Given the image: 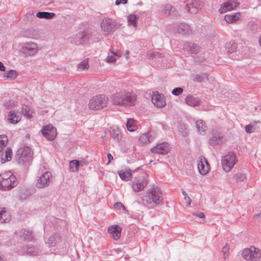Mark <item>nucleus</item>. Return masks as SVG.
I'll list each match as a JSON object with an SVG mask.
<instances>
[{
    "mask_svg": "<svg viewBox=\"0 0 261 261\" xmlns=\"http://www.w3.org/2000/svg\"><path fill=\"white\" fill-rule=\"evenodd\" d=\"M16 177L10 171H7L0 174V187L4 190L11 189L14 186Z\"/></svg>",
    "mask_w": 261,
    "mask_h": 261,
    "instance_id": "nucleus-1",
    "label": "nucleus"
},
{
    "mask_svg": "<svg viewBox=\"0 0 261 261\" xmlns=\"http://www.w3.org/2000/svg\"><path fill=\"white\" fill-rule=\"evenodd\" d=\"M107 106L110 108H121L135 105V99H107Z\"/></svg>",
    "mask_w": 261,
    "mask_h": 261,
    "instance_id": "nucleus-2",
    "label": "nucleus"
},
{
    "mask_svg": "<svg viewBox=\"0 0 261 261\" xmlns=\"http://www.w3.org/2000/svg\"><path fill=\"white\" fill-rule=\"evenodd\" d=\"M144 198L148 203H153L156 204L160 203L162 200L160 189L158 187H153L146 193Z\"/></svg>",
    "mask_w": 261,
    "mask_h": 261,
    "instance_id": "nucleus-3",
    "label": "nucleus"
},
{
    "mask_svg": "<svg viewBox=\"0 0 261 261\" xmlns=\"http://www.w3.org/2000/svg\"><path fill=\"white\" fill-rule=\"evenodd\" d=\"M242 256L246 260L256 261L260 258L261 252L259 249L254 246H251L250 248L243 249Z\"/></svg>",
    "mask_w": 261,
    "mask_h": 261,
    "instance_id": "nucleus-4",
    "label": "nucleus"
},
{
    "mask_svg": "<svg viewBox=\"0 0 261 261\" xmlns=\"http://www.w3.org/2000/svg\"><path fill=\"white\" fill-rule=\"evenodd\" d=\"M237 162L236 156L232 152H229L223 156L221 159V165L223 170L226 172L230 171Z\"/></svg>",
    "mask_w": 261,
    "mask_h": 261,
    "instance_id": "nucleus-5",
    "label": "nucleus"
},
{
    "mask_svg": "<svg viewBox=\"0 0 261 261\" xmlns=\"http://www.w3.org/2000/svg\"><path fill=\"white\" fill-rule=\"evenodd\" d=\"M38 51V45L33 42H26L23 44L21 53L25 56H32Z\"/></svg>",
    "mask_w": 261,
    "mask_h": 261,
    "instance_id": "nucleus-6",
    "label": "nucleus"
},
{
    "mask_svg": "<svg viewBox=\"0 0 261 261\" xmlns=\"http://www.w3.org/2000/svg\"><path fill=\"white\" fill-rule=\"evenodd\" d=\"M196 164L199 173L202 175H206L210 170V165L208 161L202 156L198 158Z\"/></svg>",
    "mask_w": 261,
    "mask_h": 261,
    "instance_id": "nucleus-7",
    "label": "nucleus"
},
{
    "mask_svg": "<svg viewBox=\"0 0 261 261\" xmlns=\"http://www.w3.org/2000/svg\"><path fill=\"white\" fill-rule=\"evenodd\" d=\"M147 184L148 180L146 176L142 174L135 178L133 184V188L136 192L141 191L144 189Z\"/></svg>",
    "mask_w": 261,
    "mask_h": 261,
    "instance_id": "nucleus-8",
    "label": "nucleus"
},
{
    "mask_svg": "<svg viewBox=\"0 0 261 261\" xmlns=\"http://www.w3.org/2000/svg\"><path fill=\"white\" fill-rule=\"evenodd\" d=\"M122 227L118 225H111L108 228V232L114 240H118L121 236Z\"/></svg>",
    "mask_w": 261,
    "mask_h": 261,
    "instance_id": "nucleus-9",
    "label": "nucleus"
},
{
    "mask_svg": "<svg viewBox=\"0 0 261 261\" xmlns=\"http://www.w3.org/2000/svg\"><path fill=\"white\" fill-rule=\"evenodd\" d=\"M107 106V99H90L89 108L94 110H100Z\"/></svg>",
    "mask_w": 261,
    "mask_h": 261,
    "instance_id": "nucleus-10",
    "label": "nucleus"
},
{
    "mask_svg": "<svg viewBox=\"0 0 261 261\" xmlns=\"http://www.w3.org/2000/svg\"><path fill=\"white\" fill-rule=\"evenodd\" d=\"M41 131L43 136L48 140H54L57 135L56 128L51 125L44 126Z\"/></svg>",
    "mask_w": 261,
    "mask_h": 261,
    "instance_id": "nucleus-11",
    "label": "nucleus"
},
{
    "mask_svg": "<svg viewBox=\"0 0 261 261\" xmlns=\"http://www.w3.org/2000/svg\"><path fill=\"white\" fill-rule=\"evenodd\" d=\"M91 35V34L87 31L80 32L76 34L73 41L76 44H85L89 41Z\"/></svg>",
    "mask_w": 261,
    "mask_h": 261,
    "instance_id": "nucleus-12",
    "label": "nucleus"
},
{
    "mask_svg": "<svg viewBox=\"0 0 261 261\" xmlns=\"http://www.w3.org/2000/svg\"><path fill=\"white\" fill-rule=\"evenodd\" d=\"M116 26V22L112 18H105L101 22V28L102 30L104 32L108 33H111L114 30Z\"/></svg>",
    "mask_w": 261,
    "mask_h": 261,
    "instance_id": "nucleus-13",
    "label": "nucleus"
},
{
    "mask_svg": "<svg viewBox=\"0 0 261 261\" xmlns=\"http://www.w3.org/2000/svg\"><path fill=\"white\" fill-rule=\"evenodd\" d=\"M200 2L198 0H188L185 9L192 14H196L198 11Z\"/></svg>",
    "mask_w": 261,
    "mask_h": 261,
    "instance_id": "nucleus-14",
    "label": "nucleus"
},
{
    "mask_svg": "<svg viewBox=\"0 0 261 261\" xmlns=\"http://www.w3.org/2000/svg\"><path fill=\"white\" fill-rule=\"evenodd\" d=\"M239 5V3L237 2L228 1L222 4L219 11L221 14L224 13L228 11L234 10Z\"/></svg>",
    "mask_w": 261,
    "mask_h": 261,
    "instance_id": "nucleus-15",
    "label": "nucleus"
},
{
    "mask_svg": "<svg viewBox=\"0 0 261 261\" xmlns=\"http://www.w3.org/2000/svg\"><path fill=\"white\" fill-rule=\"evenodd\" d=\"M51 174L49 172H46L42 174L36 182V187L39 188H42L47 186Z\"/></svg>",
    "mask_w": 261,
    "mask_h": 261,
    "instance_id": "nucleus-16",
    "label": "nucleus"
},
{
    "mask_svg": "<svg viewBox=\"0 0 261 261\" xmlns=\"http://www.w3.org/2000/svg\"><path fill=\"white\" fill-rule=\"evenodd\" d=\"M169 150V145L166 143L160 144L151 149L152 152L162 154H167Z\"/></svg>",
    "mask_w": 261,
    "mask_h": 261,
    "instance_id": "nucleus-17",
    "label": "nucleus"
},
{
    "mask_svg": "<svg viewBox=\"0 0 261 261\" xmlns=\"http://www.w3.org/2000/svg\"><path fill=\"white\" fill-rule=\"evenodd\" d=\"M117 173L120 178L124 181H128L133 177L132 170L128 168H124L118 171Z\"/></svg>",
    "mask_w": 261,
    "mask_h": 261,
    "instance_id": "nucleus-18",
    "label": "nucleus"
},
{
    "mask_svg": "<svg viewBox=\"0 0 261 261\" xmlns=\"http://www.w3.org/2000/svg\"><path fill=\"white\" fill-rule=\"evenodd\" d=\"M184 48L191 54H196L200 51V47L192 42H186L184 45Z\"/></svg>",
    "mask_w": 261,
    "mask_h": 261,
    "instance_id": "nucleus-19",
    "label": "nucleus"
},
{
    "mask_svg": "<svg viewBox=\"0 0 261 261\" xmlns=\"http://www.w3.org/2000/svg\"><path fill=\"white\" fill-rule=\"evenodd\" d=\"M13 155L12 149L10 147H7L5 152L2 154L1 157L2 163H5L7 162L10 161Z\"/></svg>",
    "mask_w": 261,
    "mask_h": 261,
    "instance_id": "nucleus-20",
    "label": "nucleus"
},
{
    "mask_svg": "<svg viewBox=\"0 0 261 261\" xmlns=\"http://www.w3.org/2000/svg\"><path fill=\"white\" fill-rule=\"evenodd\" d=\"M10 220V215L7 212L5 208L0 210V222L2 223L8 222Z\"/></svg>",
    "mask_w": 261,
    "mask_h": 261,
    "instance_id": "nucleus-21",
    "label": "nucleus"
},
{
    "mask_svg": "<svg viewBox=\"0 0 261 261\" xmlns=\"http://www.w3.org/2000/svg\"><path fill=\"white\" fill-rule=\"evenodd\" d=\"M126 127L129 132L136 130L138 128L136 121L132 118L128 119L126 123Z\"/></svg>",
    "mask_w": 261,
    "mask_h": 261,
    "instance_id": "nucleus-22",
    "label": "nucleus"
},
{
    "mask_svg": "<svg viewBox=\"0 0 261 261\" xmlns=\"http://www.w3.org/2000/svg\"><path fill=\"white\" fill-rule=\"evenodd\" d=\"M20 118L14 111H10L8 114V120L12 124H16L19 121Z\"/></svg>",
    "mask_w": 261,
    "mask_h": 261,
    "instance_id": "nucleus-23",
    "label": "nucleus"
},
{
    "mask_svg": "<svg viewBox=\"0 0 261 261\" xmlns=\"http://www.w3.org/2000/svg\"><path fill=\"white\" fill-rule=\"evenodd\" d=\"M55 16L54 13L48 12H39L37 13L36 16L39 18L51 19Z\"/></svg>",
    "mask_w": 261,
    "mask_h": 261,
    "instance_id": "nucleus-24",
    "label": "nucleus"
},
{
    "mask_svg": "<svg viewBox=\"0 0 261 261\" xmlns=\"http://www.w3.org/2000/svg\"><path fill=\"white\" fill-rule=\"evenodd\" d=\"M226 49L228 54L235 52L237 48V44L234 42H229L225 44Z\"/></svg>",
    "mask_w": 261,
    "mask_h": 261,
    "instance_id": "nucleus-25",
    "label": "nucleus"
},
{
    "mask_svg": "<svg viewBox=\"0 0 261 261\" xmlns=\"http://www.w3.org/2000/svg\"><path fill=\"white\" fill-rule=\"evenodd\" d=\"M18 153L21 154V156L22 158L30 157L31 155V148L29 147L20 148L18 150Z\"/></svg>",
    "mask_w": 261,
    "mask_h": 261,
    "instance_id": "nucleus-26",
    "label": "nucleus"
},
{
    "mask_svg": "<svg viewBox=\"0 0 261 261\" xmlns=\"http://www.w3.org/2000/svg\"><path fill=\"white\" fill-rule=\"evenodd\" d=\"M177 31L182 34H187L190 31V27L187 24L181 23L178 25Z\"/></svg>",
    "mask_w": 261,
    "mask_h": 261,
    "instance_id": "nucleus-27",
    "label": "nucleus"
},
{
    "mask_svg": "<svg viewBox=\"0 0 261 261\" xmlns=\"http://www.w3.org/2000/svg\"><path fill=\"white\" fill-rule=\"evenodd\" d=\"M240 14L237 13L234 15H226L225 16V20L228 23H232L236 21L239 19Z\"/></svg>",
    "mask_w": 261,
    "mask_h": 261,
    "instance_id": "nucleus-28",
    "label": "nucleus"
},
{
    "mask_svg": "<svg viewBox=\"0 0 261 261\" xmlns=\"http://www.w3.org/2000/svg\"><path fill=\"white\" fill-rule=\"evenodd\" d=\"M22 113L28 118L32 117L33 116L34 112L32 108L29 106H25L22 108Z\"/></svg>",
    "mask_w": 261,
    "mask_h": 261,
    "instance_id": "nucleus-29",
    "label": "nucleus"
},
{
    "mask_svg": "<svg viewBox=\"0 0 261 261\" xmlns=\"http://www.w3.org/2000/svg\"><path fill=\"white\" fill-rule=\"evenodd\" d=\"M192 78L193 81L197 82H201L205 79L208 81L207 75L206 73H203L201 75L194 74L192 75Z\"/></svg>",
    "mask_w": 261,
    "mask_h": 261,
    "instance_id": "nucleus-30",
    "label": "nucleus"
},
{
    "mask_svg": "<svg viewBox=\"0 0 261 261\" xmlns=\"http://www.w3.org/2000/svg\"><path fill=\"white\" fill-rule=\"evenodd\" d=\"M139 16L136 15L131 14L128 16V22L132 26L136 27L137 25V22L139 19Z\"/></svg>",
    "mask_w": 261,
    "mask_h": 261,
    "instance_id": "nucleus-31",
    "label": "nucleus"
},
{
    "mask_svg": "<svg viewBox=\"0 0 261 261\" xmlns=\"http://www.w3.org/2000/svg\"><path fill=\"white\" fill-rule=\"evenodd\" d=\"M196 126L198 129V131L200 133L202 134L205 132L206 125L203 123L202 120H198L196 122Z\"/></svg>",
    "mask_w": 261,
    "mask_h": 261,
    "instance_id": "nucleus-32",
    "label": "nucleus"
},
{
    "mask_svg": "<svg viewBox=\"0 0 261 261\" xmlns=\"http://www.w3.org/2000/svg\"><path fill=\"white\" fill-rule=\"evenodd\" d=\"M151 101L156 108H162L166 104L165 99H151Z\"/></svg>",
    "mask_w": 261,
    "mask_h": 261,
    "instance_id": "nucleus-33",
    "label": "nucleus"
},
{
    "mask_svg": "<svg viewBox=\"0 0 261 261\" xmlns=\"http://www.w3.org/2000/svg\"><path fill=\"white\" fill-rule=\"evenodd\" d=\"M79 162L76 160H73L70 162L69 167L72 172H77L79 170Z\"/></svg>",
    "mask_w": 261,
    "mask_h": 261,
    "instance_id": "nucleus-34",
    "label": "nucleus"
},
{
    "mask_svg": "<svg viewBox=\"0 0 261 261\" xmlns=\"http://www.w3.org/2000/svg\"><path fill=\"white\" fill-rule=\"evenodd\" d=\"M147 56L149 59L162 58L164 57L162 53L156 51L147 53Z\"/></svg>",
    "mask_w": 261,
    "mask_h": 261,
    "instance_id": "nucleus-35",
    "label": "nucleus"
},
{
    "mask_svg": "<svg viewBox=\"0 0 261 261\" xmlns=\"http://www.w3.org/2000/svg\"><path fill=\"white\" fill-rule=\"evenodd\" d=\"M185 102L192 107H195L200 104V101L198 99H185Z\"/></svg>",
    "mask_w": 261,
    "mask_h": 261,
    "instance_id": "nucleus-36",
    "label": "nucleus"
},
{
    "mask_svg": "<svg viewBox=\"0 0 261 261\" xmlns=\"http://www.w3.org/2000/svg\"><path fill=\"white\" fill-rule=\"evenodd\" d=\"M150 142V139L147 134H143L139 138V142L140 144H146Z\"/></svg>",
    "mask_w": 261,
    "mask_h": 261,
    "instance_id": "nucleus-37",
    "label": "nucleus"
},
{
    "mask_svg": "<svg viewBox=\"0 0 261 261\" xmlns=\"http://www.w3.org/2000/svg\"><path fill=\"white\" fill-rule=\"evenodd\" d=\"M18 75L17 72L14 70H10L8 72L4 73V76L11 79H15Z\"/></svg>",
    "mask_w": 261,
    "mask_h": 261,
    "instance_id": "nucleus-38",
    "label": "nucleus"
},
{
    "mask_svg": "<svg viewBox=\"0 0 261 261\" xmlns=\"http://www.w3.org/2000/svg\"><path fill=\"white\" fill-rule=\"evenodd\" d=\"M8 143V139L6 136H0V152L6 147Z\"/></svg>",
    "mask_w": 261,
    "mask_h": 261,
    "instance_id": "nucleus-39",
    "label": "nucleus"
},
{
    "mask_svg": "<svg viewBox=\"0 0 261 261\" xmlns=\"http://www.w3.org/2000/svg\"><path fill=\"white\" fill-rule=\"evenodd\" d=\"M89 68V63H88V59H86L81 62L77 66V69L79 70H84L85 69H88Z\"/></svg>",
    "mask_w": 261,
    "mask_h": 261,
    "instance_id": "nucleus-40",
    "label": "nucleus"
},
{
    "mask_svg": "<svg viewBox=\"0 0 261 261\" xmlns=\"http://www.w3.org/2000/svg\"><path fill=\"white\" fill-rule=\"evenodd\" d=\"M174 10V8L171 5L167 4L164 6L163 12L165 14L170 15Z\"/></svg>",
    "mask_w": 261,
    "mask_h": 261,
    "instance_id": "nucleus-41",
    "label": "nucleus"
},
{
    "mask_svg": "<svg viewBox=\"0 0 261 261\" xmlns=\"http://www.w3.org/2000/svg\"><path fill=\"white\" fill-rule=\"evenodd\" d=\"M182 92L183 89L181 87L175 88L172 91V93L175 96H178L179 95L181 94Z\"/></svg>",
    "mask_w": 261,
    "mask_h": 261,
    "instance_id": "nucleus-42",
    "label": "nucleus"
},
{
    "mask_svg": "<svg viewBox=\"0 0 261 261\" xmlns=\"http://www.w3.org/2000/svg\"><path fill=\"white\" fill-rule=\"evenodd\" d=\"M229 247L227 244L222 248V252L224 253V258H226L228 256Z\"/></svg>",
    "mask_w": 261,
    "mask_h": 261,
    "instance_id": "nucleus-43",
    "label": "nucleus"
},
{
    "mask_svg": "<svg viewBox=\"0 0 261 261\" xmlns=\"http://www.w3.org/2000/svg\"><path fill=\"white\" fill-rule=\"evenodd\" d=\"M244 178H245V175L241 173H238L234 174L232 177L233 179H234L235 180H238V179L243 180Z\"/></svg>",
    "mask_w": 261,
    "mask_h": 261,
    "instance_id": "nucleus-44",
    "label": "nucleus"
},
{
    "mask_svg": "<svg viewBox=\"0 0 261 261\" xmlns=\"http://www.w3.org/2000/svg\"><path fill=\"white\" fill-rule=\"evenodd\" d=\"M182 195L184 196V199L187 203L186 205L187 206H190L191 202L190 198L187 195L185 191H182Z\"/></svg>",
    "mask_w": 261,
    "mask_h": 261,
    "instance_id": "nucleus-45",
    "label": "nucleus"
},
{
    "mask_svg": "<svg viewBox=\"0 0 261 261\" xmlns=\"http://www.w3.org/2000/svg\"><path fill=\"white\" fill-rule=\"evenodd\" d=\"M164 96L160 93L158 91H153L152 92L151 98H164Z\"/></svg>",
    "mask_w": 261,
    "mask_h": 261,
    "instance_id": "nucleus-46",
    "label": "nucleus"
},
{
    "mask_svg": "<svg viewBox=\"0 0 261 261\" xmlns=\"http://www.w3.org/2000/svg\"><path fill=\"white\" fill-rule=\"evenodd\" d=\"M114 207L116 209L118 210H125V207L122 203L121 202H117L114 205Z\"/></svg>",
    "mask_w": 261,
    "mask_h": 261,
    "instance_id": "nucleus-47",
    "label": "nucleus"
},
{
    "mask_svg": "<svg viewBox=\"0 0 261 261\" xmlns=\"http://www.w3.org/2000/svg\"><path fill=\"white\" fill-rule=\"evenodd\" d=\"M245 130L248 133H251L253 132V127L252 125H247L245 127Z\"/></svg>",
    "mask_w": 261,
    "mask_h": 261,
    "instance_id": "nucleus-48",
    "label": "nucleus"
},
{
    "mask_svg": "<svg viewBox=\"0 0 261 261\" xmlns=\"http://www.w3.org/2000/svg\"><path fill=\"white\" fill-rule=\"evenodd\" d=\"M134 97H135V96L134 95H132V93H127L125 94L124 96H116L115 97V98H134Z\"/></svg>",
    "mask_w": 261,
    "mask_h": 261,
    "instance_id": "nucleus-49",
    "label": "nucleus"
},
{
    "mask_svg": "<svg viewBox=\"0 0 261 261\" xmlns=\"http://www.w3.org/2000/svg\"><path fill=\"white\" fill-rule=\"evenodd\" d=\"M127 3V0H116L115 4L116 5H119L121 4H125Z\"/></svg>",
    "mask_w": 261,
    "mask_h": 261,
    "instance_id": "nucleus-50",
    "label": "nucleus"
},
{
    "mask_svg": "<svg viewBox=\"0 0 261 261\" xmlns=\"http://www.w3.org/2000/svg\"><path fill=\"white\" fill-rule=\"evenodd\" d=\"M115 61V59L113 56H108L107 58V61L108 63H112Z\"/></svg>",
    "mask_w": 261,
    "mask_h": 261,
    "instance_id": "nucleus-51",
    "label": "nucleus"
},
{
    "mask_svg": "<svg viewBox=\"0 0 261 261\" xmlns=\"http://www.w3.org/2000/svg\"><path fill=\"white\" fill-rule=\"evenodd\" d=\"M178 129L181 133H184L186 129L185 126L184 125H180L178 127Z\"/></svg>",
    "mask_w": 261,
    "mask_h": 261,
    "instance_id": "nucleus-52",
    "label": "nucleus"
},
{
    "mask_svg": "<svg viewBox=\"0 0 261 261\" xmlns=\"http://www.w3.org/2000/svg\"><path fill=\"white\" fill-rule=\"evenodd\" d=\"M111 52L115 56L120 57L121 56V53L119 50H116V51L111 50Z\"/></svg>",
    "mask_w": 261,
    "mask_h": 261,
    "instance_id": "nucleus-53",
    "label": "nucleus"
},
{
    "mask_svg": "<svg viewBox=\"0 0 261 261\" xmlns=\"http://www.w3.org/2000/svg\"><path fill=\"white\" fill-rule=\"evenodd\" d=\"M195 216L200 218H204V215L203 213L202 212H197L196 214H195Z\"/></svg>",
    "mask_w": 261,
    "mask_h": 261,
    "instance_id": "nucleus-54",
    "label": "nucleus"
},
{
    "mask_svg": "<svg viewBox=\"0 0 261 261\" xmlns=\"http://www.w3.org/2000/svg\"><path fill=\"white\" fill-rule=\"evenodd\" d=\"M0 71H5V67L4 66L3 63L0 62Z\"/></svg>",
    "mask_w": 261,
    "mask_h": 261,
    "instance_id": "nucleus-55",
    "label": "nucleus"
},
{
    "mask_svg": "<svg viewBox=\"0 0 261 261\" xmlns=\"http://www.w3.org/2000/svg\"><path fill=\"white\" fill-rule=\"evenodd\" d=\"M107 156H108V164H109L113 159V156L110 153H108L107 155Z\"/></svg>",
    "mask_w": 261,
    "mask_h": 261,
    "instance_id": "nucleus-56",
    "label": "nucleus"
},
{
    "mask_svg": "<svg viewBox=\"0 0 261 261\" xmlns=\"http://www.w3.org/2000/svg\"><path fill=\"white\" fill-rule=\"evenodd\" d=\"M128 55H129V51L126 50L124 54V56L125 58L127 59L128 58Z\"/></svg>",
    "mask_w": 261,
    "mask_h": 261,
    "instance_id": "nucleus-57",
    "label": "nucleus"
},
{
    "mask_svg": "<svg viewBox=\"0 0 261 261\" xmlns=\"http://www.w3.org/2000/svg\"><path fill=\"white\" fill-rule=\"evenodd\" d=\"M186 98H193V96L191 94H188V95H186Z\"/></svg>",
    "mask_w": 261,
    "mask_h": 261,
    "instance_id": "nucleus-58",
    "label": "nucleus"
},
{
    "mask_svg": "<svg viewBox=\"0 0 261 261\" xmlns=\"http://www.w3.org/2000/svg\"><path fill=\"white\" fill-rule=\"evenodd\" d=\"M259 42L260 45L261 46V34H260V36L259 38Z\"/></svg>",
    "mask_w": 261,
    "mask_h": 261,
    "instance_id": "nucleus-59",
    "label": "nucleus"
},
{
    "mask_svg": "<svg viewBox=\"0 0 261 261\" xmlns=\"http://www.w3.org/2000/svg\"><path fill=\"white\" fill-rule=\"evenodd\" d=\"M9 102H10V103H11V100H9ZM12 103H13V102H12Z\"/></svg>",
    "mask_w": 261,
    "mask_h": 261,
    "instance_id": "nucleus-60",
    "label": "nucleus"
}]
</instances>
